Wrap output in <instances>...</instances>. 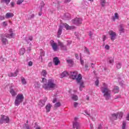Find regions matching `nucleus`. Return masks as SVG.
I'll list each match as a JSON object with an SVG mask.
<instances>
[{
	"mask_svg": "<svg viewBox=\"0 0 129 129\" xmlns=\"http://www.w3.org/2000/svg\"><path fill=\"white\" fill-rule=\"evenodd\" d=\"M41 82L43 83L42 87L45 90H51V89H53V88H56V87H57V85L54 83V80L52 79L47 80V79L45 78H43Z\"/></svg>",
	"mask_w": 129,
	"mask_h": 129,
	"instance_id": "nucleus-1",
	"label": "nucleus"
},
{
	"mask_svg": "<svg viewBox=\"0 0 129 129\" xmlns=\"http://www.w3.org/2000/svg\"><path fill=\"white\" fill-rule=\"evenodd\" d=\"M103 87H101V91L102 93H104L103 96L106 100H109L110 99V90L108 89V86L105 83L103 84Z\"/></svg>",
	"mask_w": 129,
	"mask_h": 129,
	"instance_id": "nucleus-2",
	"label": "nucleus"
},
{
	"mask_svg": "<svg viewBox=\"0 0 129 129\" xmlns=\"http://www.w3.org/2000/svg\"><path fill=\"white\" fill-rule=\"evenodd\" d=\"M24 95L23 94H18L16 97L14 104L15 106H19L24 101Z\"/></svg>",
	"mask_w": 129,
	"mask_h": 129,
	"instance_id": "nucleus-3",
	"label": "nucleus"
},
{
	"mask_svg": "<svg viewBox=\"0 0 129 129\" xmlns=\"http://www.w3.org/2000/svg\"><path fill=\"white\" fill-rule=\"evenodd\" d=\"M77 83L78 84H80V90L82 91L83 88H84V82L82 81V75L79 74L77 78Z\"/></svg>",
	"mask_w": 129,
	"mask_h": 129,
	"instance_id": "nucleus-4",
	"label": "nucleus"
},
{
	"mask_svg": "<svg viewBox=\"0 0 129 129\" xmlns=\"http://www.w3.org/2000/svg\"><path fill=\"white\" fill-rule=\"evenodd\" d=\"M83 20L82 18H76L72 20L73 24L76 25V26H79V25H81L82 24V22Z\"/></svg>",
	"mask_w": 129,
	"mask_h": 129,
	"instance_id": "nucleus-5",
	"label": "nucleus"
},
{
	"mask_svg": "<svg viewBox=\"0 0 129 129\" xmlns=\"http://www.w3.org/2000/svg\"><path fill=\"white\" fill-rule=\"evenodd\" d=\"M10 122V118L7 116L2 115L0 119V123L3 124L4 123H9Z\"/></svg>",
	"mask_w": 129,
	"mask_h": 129,
	"instance_id": "nucleus-6",
	"label": "nucleus"
},
{
	"mask_svg": "<svg viewBox=\"0 0 129 129\" xmlns=\"http://www.w3.org/2000/svg\"><path fill=\"white\" fill-rule=\"evenodd\" d=\"M48 99L47 97H44L43 99L40 100L38 102V106L40 108H42L43 106H45V103Z\"/></svg>",
	"mask_w": 129,
	"mask_h": 129,
	"instance_id": "nucleus-7",
	"label": "nucleus"
},
{
	"mask_svg": "<svg viewBox=\"0 0 129 129\" xmlns=\"http://www.w3.org/2000/svg\"><path fill=\"white\" fill-rule=\"evenodd\" d=\"M108 34L110 37L111 41H114L116 38V33L113 32L112 30H111L109 31Z\"/></svg>",
	"mask_w": 129,
	"mask_h": 129,
	"instance_id": "nucleus-8",
	"label": "nucleus"
},
{
	"mask_svg": "<svg viewBox=\"0 0 129 129\" xmlns=\"http://www.w3.org/2000/svg\"><path fill=\"white\" fill-rule=\"evenodd\" d=\"M9 34H6V37L7 38H9V39H12V38H14V37L16 36V34L14 33L13 31V29H9Z\"/></svg>",
	"mask_w": 129,
	"mask_h": 129,
	"instance_id": "nucleus-9",
	"label": "nucleus"
},
{
	"mask_svg": "<svg viewBox=\"0 0 129 129\" xmlns=\"http://www.w3.org/2000/svg\"><path fill=\"white\" fill-rule=\"evenodd\" d=\"M58 45L60 47L61 50L62 51H67V46L64 45L63 42H61L60 41H58Z\"/></svg>",
	"mask_w": 129,
	"mask_h": 129,
	"instance_id": "nucleus-10",
	"label": "nucleus"
},
{
	"mask_svg": "<svg viewBox=\"0 0 129 129\" xmlns=\"http://www.w3.org/2000/svg\"><path fill=\"white\" fill-rule=\"evenodd\" d=\"M19 74V70H16L14 73H9L8 74L9 77H17Z\"/></svg>",
	"mask_w": 129,
	"mask_h": 129,
	"instance_id": "nucleus-11",
	"label": "nucleus"
},
{
	"mask_svg": "<svg viewBox=\"0 0 129 129\" xmlns=\"http://www.w3.org/2000/svg\"><path fill=\"white\" fill-rule=\"evenodd\" d=\"M50 45L52 47L53 50L57 51V49H58V45H57V43L54 42V40L50 41Z\"/></svg>",
	"mask_w": 129,
	"mask_h": 129,
	"instance_id": "nucleus-12",
	"label": "nucleus"
},
{
	"mask_svg": "<svg viewBox=\"0 0 129 129\" xmlns=\"http://www.w3.org/2000/svg\"><path fill=\"white\" fill-rule=\"evenodd\" d=\"M77 72H71L70 78L72 79L75 80L77 81Z\"/></svg>",
	"mask_w": 129,
	"mask_h": 129,
	"instance_id": "nucleus-13",
	"label": "nucleus"
},
{
	"mask_svg": "<svg viewBox=\"0 0 129 129\" xmlns=\"http://www.w3.org/2000/svg\"><path fill=\"white\" fill-rule=\"evenodd\" d=\"M0 37L3 44H4V45H6L8 43V39L5 37V35L3 34L0 35Z\"/></svg>",
	"mask_w": 129,
	"mask_h": 129,
	"instance_id": "nucleus-14",
	"label": "nucleus"
},
{
	"mask_svg": "<svg viewBox=\"0 0 129 129\" xmlns=\"http://www.w3.org/2000/svg\"><path fill=\"white\" fill-rule=\"evenodd\" d=\"M53 62L54 63V65H55V66H57L59 65V64H60V60H59L58 57H54L53 59Z\"/></svg>",
	"mask_w": 129,
	"mask_h": 129,
	"instance_id": "nucleus-15",
	"label": "nucleus"
},
{
	"mask_svg": "<svg viewBox=\"0 0 129 129\" xmlns=\"http://www.w3.org/2000/svg\"><path fill=\"white\" fill-rule=\"evenodd\" d=\"M64 27L66 29V30H74L75 29H76V27H75V26H69V25L67 24H64Z\"/></svg>",
	"mask_w": 129,
	"mask_h": 129,
	"instance_id": "nucleus-16",
	"label": "nucleus"
},
{
	"mask_svg": "<svg viewBox=\"0 0 129 129\" xmlns=\"http://www.w3.org/2000/svg\"><path fill=\"white\" fill-rule=\"evenodd\" d=\"M73 128L80 129V124L79 122L76 121L73 122Z\"/></svg>",
	"mask_w": 129,
	"mask_h": 129,
	"instance_id": "nucleus-17",
	"label": "nucleus"
},
{
	"mask_svg": "<svg viewBox=\"0 0 129 129\" xmlns=\"http://www.w3.org/2000/svg\"><path fill=\"white\" fill-rule=\"evenodd\" d=\"M62 30H63V27L60 25L57 32V38H60V36H61V34H62Z\"/></svg>",
	"mask_w": 129,
	"mask_h": 129,
	"instance_id": "nucleus-18",
	"label": "nucleus"
},
{
	"mask_svg": "<svg viewBox=\"0 0 129 129\" xmlns=\"http://www.w3.org/2000/svg\"><path fill=\"white\" fill-rule=\"evenodd\" d=\"M51 107H52V105H51V104L48 103L46 105V106H45L46 112H50V110H51Z\"/></svg>",
	"mask_w": 129,
	"mask_h": 129,
	"instance_id": "nucleus-19",
	"label": "nucleus"
},
{
	"mask_svg": "<svg viewBox=\"0 0 129 129\" xmlns=\"http://www.w3.org/2000/svg\"><path fill=\"white\" fill-rule=\"evenodd\" d=\"M119 31L120 32V34H122V33H124V28H123V25L121 24L119 25Z\"/></svg>",
	"mask_w": 129,
	"mask_h": 129,
	"instance_id": "nucleus-20",
	"label": "nucleus"
},
{
	"mask_svg": "<svg viewBox=\"0 0 129 129\" xmlns=\"http://www.w3.org/2000/svg\"><path fill=\"white\" fill-rule=\"evenodd\" d=\"M25 40L26 42H27L28 44H29V43H30V41H33V36H30L28 37V38L26 37Z\"/></svg>",
	"mask_w": 129,
	"mask_h": 129,
	"instance_id": "nucleus-21",
	"label": "nucleus"
},
{
	"mask_svg": "<svg viewBox=\"0 0 129 129\" xmlns=\"http://www.w3.org/2000/svg\"><path fill=\"white\" fill-rule=\"evenodd\" d=\"M10 93L12 96H16V95H17V92L15 91V90H14V89H11Z\"/></svg>",
	"mask_w": 129,
	"mask_h": 129,
	"instance_id": "nucleus-22",
	"label": "nucleus"
},
{
	"mask_svg": "<svg viewBox=\"0 0 129 129\" xmlns=\"http://www.w3.org/2000/svg\"><path fill=\"white\" fill-rule=\"evenodd\" d=\"M14 17V14L11 13H7L6 15V19H9L10 18H13Z\"/></svg>",
	"mask_w": 129,
	"mask_h": 129,
	"instance_id": "nucleus-23",
	"label": "nucleus"
},
{
	"mask_svg": "<svg viewBox=\"0 0 129 129\" xmlns=\"http://www.w3.org/2000/svg\"><path fill=\"white\" fill-rule=\"evenodd\" d=\"M113 91L115 93H118V92H119V88H118V86L114 87Z\"/></svg>",
	"mask_w": 129,
	"mask_h": 129,
	"instance_id": "nucleus-24",
	"label": "nucleus"
},
{
	"mask_svg": "<svg viewBox=\"0 0 129 129\" xmlns=\"http://www.w3.org/2000/svg\"><path fill=\"white\" fill-rule=\"evenodd\" d=\"M117 114L118 115V118H119V119H121V118H122V116H123V113L122 112H118Z\"/></svg>",
	"mask_w": 129,
	"mask_h": 129,
	"instance_id": "nucleus-25",
	"label": "nucleus"
},
{
	"mask_svg": "<svg viewBox=\"0 0 129 129\" xmlns=\"http://www.w3.org/2000/svg\"><path fill=\"white\" fill-rule=\"evenodd\" d=\"M66 76H68V72H67V71H64L61 74V78H63L66 77Z\"/></svg>",
	"mask_w": 129,
	"mask_h": 129,
	"instance_id": "nucleus-26",
	"label": "nucleus"
},
{
	"mask_svg": "<svg viewBox=\"0 0 129 129\" xmlns=\"http://www.w3.org/2000/svg\"><path fill=\"white\" fill-rule=\"evenodd\" d=\"M111 116L113 119H114L115 120H116V119H117V117H118V115L117 114V113L116 114H112Z\"/></svg>",
	"mask_w": 129,
	"mask_h": 129,
	"instance_id": "nucleus-27",
	"label": "nucleus"
},
{
	"mask_svg": "<svg viewBox=\"0 0 129 129\" xmlns=\"http://www.w3.org/2000/svg\"><path fill=\"white\" fill-rule=\"evenodd\" d=\"M121 62H118L116 63V67L117 69H120L122 66Z\"/></svg>",
	"mask_w": 129,
	"mask_h": 129,
	"instance_id": "nucleus-28",
	"label": "nucleus"
},
{
	"mask_svg": "<svg viewBox=\"0 0 129 129\" xmlns=\"http://www.w3.org/2000/svg\"><path fill=\"white\" fill-rule=\"evenodd\" d=\"M25 52H26V49L24 48H22L19 51L20 55H24Z\"/></svg>",
	"mask_w": 129,
	"mask_h": 129,
	"instance_id": "nucleus-29",
	"label": "nucleus"
},
{
	"mask_svg": "<svg viewBox=\"0 0 129 129\" xmlns=\"http://www.w3.org/2000/svg\"><path fill=\"white\" fill-rule=\"evenodd\" d=\"M41 75L42 76H43V77H46V76H47V71L45 70H42L41 72Z\"/></svg>",
	"mask_w": 129,
	"mask_h": 129,
	"instance_id": "nucleus-30",
	"label": "nucleus"
},
{
	"mask_svg": "<svg viewBox=\"0 0 129 129\" xmlns=\"http://www.w3.org/2000/svg\"><path fill=\"white\" fill-rule=\"evenodd\" d=\"M21 82L23 85H26L27 84V81H26V79H25V78L21 77Z\"/></svg>",
	"mask_w": 129,
	"mask_h": 129,
	"instance_id": "nucleus-31",
	"label": "nucleus"
},
{
	"mask_svg": "<svg viewBox=\"0 0 129 129\" xmlns=\"http://www.w3.org/2000/svg\"><path fill=\"white\" fill-rule=\"evenodd\" d=\"M84 52L87 54V55H90V51H89V49L86 47H85Z\"/></svg>",
	"mask_w": 129,
	"mask_h": 129,
	"instance_id": "nucleus-32",
	"label": "nucleus"
},
{
	"mask_svg": "<svg viewBox=\"0 0 129 129\" xmlns=\"http://www.w3.org/2000/svg\"><path fill=\"white\" fill-rule=\"evenodd\" d=\"M72 99H73V100H75V101H76V100H78V96L76 95H73L72 96Z\"/></svg>",
	"mask_w": 129,
	"mask_h": 129,
	"instance_id": "nucleus-33",
	"label": "nucleus"
},
{
	"mask_svg": "<svg viewBox=\"0 0 129 129\" xmlns=\"http://www.w3.org/2000/svg\"><path fill=\"white\" fill-rule=\"evenodd\" d=\"M100 4L102 7H105V4H106V1H105V0H101Z\"/></svg>",
	"mask_w": 129,
	"mask_h": 129,
	"instance_id": "nucleus-34",
	"label": "nucleus"
},
{
	"mask_svg": "<svg viewBox=\"0 0 129 129\" xmlns=\"http://www.w3.org/2000/svg\"><path fill=\"white\" fill-rule=\"evenodd\" d=\"M108 61L110 64H112L113 65V62H114V59L112 57H109Z\"/></svg>",
	"mask_w": 129,
	"mask_h": 129,
	"instance_id": "nucleus-35",
	"label": "nucleus"
},
{
	"mask_svg": "<svg viewBox=\"0 0 129 129\" xmlns=\"http://www.w3.org/2000/svg\"><path fill=\"white\" fill-rule=\"evenodd\" d=\"M67 62L68 64H71V65H73L74 63V61L72 59H67Z\"/></svg>",
	"mask_w": 129,
	"mask_h": 129,
	"instance_id": "nucleus-36",
	"label": "nucleus"
},
{
	"mask_svg": "<svg viewBox=\"0 0 129 129\" xmlns=\"http://www.w3.org/2000/svg\"><path fill=\"white\" fill-rule=\"evenodd\" d=\"M41 57H44L45 56V51L42 49H40V55Z\"/></svg>",
	"mask_w": 129,
	"mask_h": 129,
	"instance_id": "nucleus-37",
	"label": "nucleus"
},
{
	"mask_svg": "<svg viewBox=\"0 0 129 129\" xmlns=\"http://www.w3.org/2000/svg\"><path fill=\"white\" fill-rule=\"evenodd\" d=\"M34 86L36 88H39L40 86H41V85L40 84V83L39 82H37L35 83Z\"/></svg>",
	"mask_w": 129,
	"mask_h": 129,
	"instance_id": "nucleus-38",
	"label": "nucleus"
},
{
	"mask_svg": "<svg viewBox=\"0 0 129 129\" xmlns=\"http://www.w3.org/2000/svg\"><path fill=\"white\" fill-rule=\"evenodd\" d=\"M55 6L57 7V9H60V8L61 7V4L60 2L57 1Z\"/></svg>",
	"mask_w": 129,
	"mask_h": 129,
	"instance_id": "nucleus-39",
	"label": "nucleus"
},
{
	"mask_svg": "<svg viewBox=\"0 0 129 129\" xmlns=\"http://www.w3.org/2000/svg\"><path fill=\"white\" fill-rule=\"evenodd\" d=\"M60 106H61V103H60L59 102H56L54 104V107H60Z\"/></svg>",
	"mask_w": 129,
	"mask_h": 129,
	"instance_id": "nucleus-40",
	"label": "nucleus"
},
{
	"mask_svg": "<svg viewBox=\"0 0 129 129\" xmlns=\"http://www.w3.org/2000/svg\"><path fill=\"white\" fill-rule=\"evenodd\" d=\"M44 6H45V4L44 3V2H42L40 3V7H41L40 11L41 12H42V11H43L42 9H43V8H44Z\"/></svg>",
	"mask_w": 129,
	"mask_h": 129,
	"instance_id": "nucleus-41",
	"label": "nucleus"
},
{
	"mask_svg": "<svg viewBox=\"0 0 129 129\" xmlns=\"http://www.w3.org/2000/svg\"><path fill=\"white\" fill-rule=\"evenodd\" d=\"M126 125V122L125 121H123L122 122V128L125 129Z\"/></svg>",
	"mask_w": 129,
	"mask_h": 129,
	"instance_id": "nucleus-42",
	"label": "nucleus"
},
{
	"mask_svg": "<svg viewBox=\"0 0 129 129\" xmlns=\"http://www.w3.org/2000/svg\"><path fill=\"white\" fill-rule=\"evenodd\" d=\"M67 46H70V45H71V44H72V41L71 40H67Z\"/></svg>",
	"mask_w": 129,
	"mask_h": 129,
	"instance_id": "nucleus-43",
	"label": "nucleus"
},
{
	"mask_svg": "<svg viewBox=\"0 0 129 129\" xmlns=\"http://www.w3.org/2000/svg\"><path fill=\"white\" fill-rule=\"evenodd\" d=\"M23 2L24 0H18L17 4L18 5H21Z\"/></svg>",
	"mask_w": 129,
	"mask_h": 129,
	"instance_id": "nucleus-44",
	"label": "nucleus"
},
{
	"mask_svg": "<svg viewBox=\"0 0 129 129\" xmlns=\"http://www.w3.org/2000/svg\"><path fill=\"white\" fill-rule=\"evenodd\" d=\"M65 17L66 18H67V19H70V14H68V13H66L65 14Z\"/></svg>",
	"mask_w": 129,
	"mask_h": 129,
	"instance_id": "nucleus-45",
	"label": "nucleus"
},
{
	"mask_svg": "<svg viewBox=\"0 0 129 129\" xmlns=\"http://www.w3.org/2000/svg\"><path fill=\"white\" fill-rule=\"evenodd\" d=\"M95 85H96V86H98V85H99V81L98 80H97L95 82Z\"/></svg>",
	"mask_w": 129,
	"mask_h": 129,
	"instance_id": "nucleus-46",
	"label": "nucleus"
},
{
	"mask_svg": "<svg viewBox=\"0 0 129 129\" xmlns=\"http://www.w3.org/2000/svg\"><path fill=\"white\" fill-rule=\"evenodd\" d=\"M3 27H7V26H8V23H7V22H6V21H4L3 23Z\"/></svg>",
	"mask_w": 129,
	"mask_h": 129,
	"instance_id": "nucleus-47",
	"label": "nucleus"
},
{
	"mask_svg": "<svg viewBox=\"0 0 129 129\" xmlns=\"http://www.w3.org/2000/svg\"><path fill=\"white\" fill-rule=\"evenodd\" d=\"M114 18L115 19H118V14H117V13H115V14H114Z\"/></svg>",
	"mask_w": 129,
	"mask_h": 129,
	"instance_id": "nucleus-48",
	"label": "nucleus"
},
{
	"mask_svg": "<svg viewBox=\"0 0 129 129\" xmlns=\"http://www.w3.org/2000/svg\"><path fill=\"white\" fill-rule=\"evenodd\" d=\"M78 104H79L78 103L74 102V107H75V108L77 107V106H78Z\"/></svg>",
	"mask_w": 129,
	"mask_h": 129,
	"instance_id": "nucleus-49",
	"label": "nucleus"
},
{
	"mask_svg": "<svg viewBox=\"0 0 129 129\" xmlns=\"http://www.w3.org/2000/svg\"><path fill=\"white\" fill-rule=\"evenodd\" d=\"M10 2H11V0H5L4 3H6V5H9Z\"/></svg>",
	"mask_w": 129,
	"mask_h": 129,
	"instance_id": "nucleus-50",
	"label": "nucleus"
},
{
	"mask_svg": "<svg viewBox=\"0 0 129 129\" xmlns=\"http://www.w3.org/2000/svg\"><path fill=\"white\" fill-rule=\"evenodd\" d=\"M105 48L106 50H109L110 46L108 45H106Z\"/></svg>",
	"mask_w": 129,
	"mask_h": 129,
	"instance_id": "nucleus-51",
	"label": "nucleus"
},
{
	"mask_svg": "<svg viewBox=\"0 0 129 129\" xmlns=\"http://www.w3.org/2000/svg\"><path fill=\"white\" fill-rule=\"evenodd\" d=\"M5 19V16H0V21H3Z\"/></svg>",
	"mask_w": 129,
	"mask_h": 129,
	"instance_id": "nucleus-52",
	"label": "nucleus"
},
{
	"mask_svg": "<svg viewBox=\"0 0 129 129\" xmlns=\"http://www.w3.org/2000/svg\"><path fill=\"white\" fill-rule=\"evenodd\" d=\"M28 66H29L30 67L32 66H33V62H32V61H30L28 62Z\"/></svg>",
	"mask_w": 129,
	"mask_h": 129,
	"instance_id": "nucleus-53",
	"label": "nucleus"
},
{
	"mask_svg": "<svg viewBox=\"0 0 129 129\" xmlns=\"http://www.w3.org/2000/svg\"><path fill=\"white\" fill-rule=\"evenodd\" d=\"M57 102V98H54L52 101L53 103H55Z\"/></svg>",
	"mask_w": 129,
	"mask_h": 129,
	"instance_id": "nucleus-54",
	"label": "nucleus"
},
{
	"mask_svg": "<svg viewBox=\"0 0 129 129\" xmlns=\"http://www.w3.org/2000/svg\"><path fill=\"white\" fill-rule=\"evenodd\" d=\"M11 6L12 8H14V7H15V3L14 2H11Z\"/></svg>",
	"mask_w": 129,
	"mask_h": 129,
	"instance_id": "nucleus-55",
	"label": "nucleus"
},
{
	"mask_svg": "<svg viewBox=\"0 0 129 129\" xmlns=\"http://www.w3.org/2000/svg\"><path fill=\"white\" fill-rule=\"evenodd\" d=\"M105 40H106V36L103 35V41L104 42V41H105Z\"/></svg>",
	"mask_w": 129,
	"mask_h": 129,
	"instance_id": "nucleus-56",
	"label": "nucleus"
},
{
	"mask_svg": "<svg viewBox=\"0 0 129 129\" xmlns=\"http://www.w3.org/2000/svg\"><path fill=\"white\" fill-rule=\"evenodd\" d=\"M93 35V33H92V32H91V31H90L89 36H90V38H92Z\"/></svg>",
	"mask_w": 129,
	"mask_h": 129,
	"instance_id": "nucleus-57",
	"label": "nucleus"
},
{
	"mask_svg": "<svg viewBox=\"0 0 129 129\" xmlns=\"http://www.w3.org/2000/svg\"><path fill=\"white\" fill-rule=\"evenodd\" d=\"M80 62L82 65H84V61H83V60L80 59Z\"/></svg>",
	"mask_w": 129,
	"mask_h": 129,
	"instance_id": "nucleus-58",
	"label": "nucleus"
},
{
	"mask_svg": "<svg viewBox=\"0 0 129 129\" xmlns=\"http://www.w3.org/2000/svg\"><path fill=\"white\" fill-rule=\"evenodd\" d=\"M126 120H129V113H128L126 117Z\"/></svg>",
	"mask_w": 129,
	"mask_h": 129,
	"instance_id": "nucleus-59",
	"label": "nucleus"
},
{
	"mask_svg": "<svg viewBox=\"0 0 129 129\" xmlns=\"http://www.w3.org/2000/svg\"><path fill=\"white\" fill-rule=\"evenodd\" d=\"M39 59H41V62H43V56H39Z\"/></svg>",
	"mask_w": 129,
	"mask_h": 129,
	"instance_id": "nucleus-60",
	"label": "nucleus"
},
{
	"mask_svg": "<svg viewBox=\"0 0 129 129\" xmlns=\"http://www.w3.org/2000/svg\"><path fill=\"white\" fill-rule=\"evenodd\" d=\"M48 66V67H51L52 66V62H49Z\"/></svg>",
	"mask_w": 129,
	"mask_h": 129,
	"instance_id": "nucleus-61",
	"label": "nucleus"
},
{
	"mask_svg": "<svg viewBox=\"0 0 129 129\" xmlns=\"http://www.w3.org/2000/svg\"><path fill=\"white\" fill-rule=\"evenodd\" d=\"M119 97H120V96H115L114 99H117L119 98Z\"/></svg>",
	"mask_w": 129,
	"mask_h": 129,
	"instance_id": "nucleus-62",
	"label": "nucleus"
},
{
	"mask_svg": "<svg viewBox=\"0 0 129 129\" xmlns=\"http://www.w3.org/2000/svg\"><path fill=\"white\" fill-rule=\"evenodd\" d=\"M76 59H79V56H78V54H76L75 55Z\"/></svg>",
	"mask_w": 129,
	"mask_h": 129,
	"instance_id": "nucleus-63",
	"label": "nucleus"
},
{
	"mask_svg": "<svg viewBox=\"0 0 129 129\" xmlns=\"http://www.w3.org/2000/svg\"><path fill=\"white\" fill-rule=\"evenodd\" d=\"M65 3H70L71 0H64Z\"/></svg>",
	"mask_w": 129,
	"mask_h": 129,
	"instance_id": "nucleus-64",
	"label": "nucleus"
}]
</instances>
